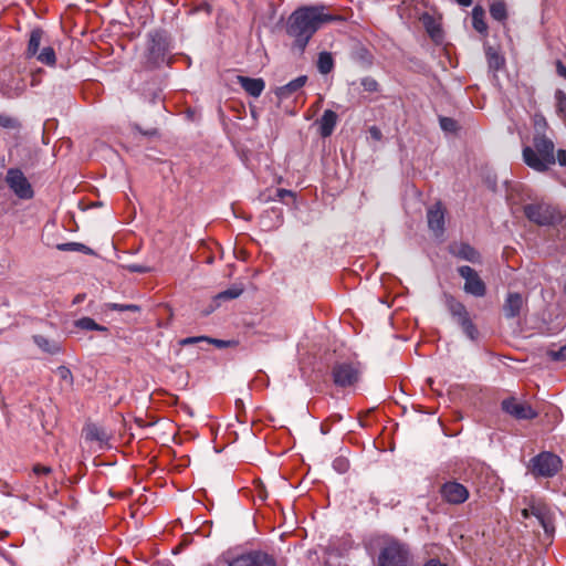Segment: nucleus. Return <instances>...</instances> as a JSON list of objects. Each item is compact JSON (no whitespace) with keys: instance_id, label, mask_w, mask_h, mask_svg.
Wrapping results in <instances>:
<instances>
[{"instance_id":"obj_1","label":"nucleus","mask_w":566,"mask_h":566,"mask_svg":"<svg viewBox=\"0 0 566 566\" xmlns=\"http://www.w3.org/2000/svg\"><path fill=\"white\" fill-rule=\"evenodd\" d=\"M326 7L303 6L291 13L286 21V33L293 39L292 50L302 54L312 36L326 23L340 21L339 15L325 12Z\"/></svg>"},{"instance_id":"obj_2","label":"nucleus","mask_w":566,"mask_h":566,"mask_svg":"<svg viewBox=\"0 0 566 566\" xmlns=\"http://www.w3.org/2000/svg\"><path fill=\"white\" fill-rule=\"evenodd\" d=\"M523 161L537 172H546L555 163V145L546 135L536 133L533 145L525 146L522 151Z\"/></svg>"},{"instance_id":"obj_3","label":"nucleus","mask_w":566,"mask_h":566,"mask_svg":"<svg viewBox=\"0 0 566 566\" xmlns=\"http://www.w3.org/2000/svg\"><path fill=\"white\" fill-rule=\"evenodd\" d=\"M377 563L378 566H415L409 545L395 538L380 548Z\"/></svg>"},{"instance_id":"obj_4","label":"nucleus","mask_w":566,"mask_h":566,"mask_svg":"<svg viewBox=\"0 0 566 566\" xmlns=\"http://www.w3.org/2000/svg\"><path fill=\"white\" fill-rule=\"evenodd\" d=\"M444 304L451 317L461 327L464 335L470 340H476L479 338L480 333L478 327L473 323L465 305L462 302L458 301L451 294H444Z\"/></svg>"},{"instance_id":"obj_5","label":"nucleus","mask_w":566,"mask_h":566,"mask_svg":"<svg viewBox=\"0 0 566 566\" xmlns=\"http://www.w3.org/2000/svg\"><path fill=\"white\" fill-rule=\"evenodd\" d=\"M562 459L548 451H543L533 457L528 464V471L535 478H553L562 469Z\"/></svg>"},{"instance_id":"obj_6","label":"nucleus","mask_w":566,"mask_h":566,"mask_svg":"<svg viewBox=\"0 0 566 566\" xmlns=\"http://www.w3.org/2000/svg\"><path fill=\"white\" fill-rule=\"evenodd\" d=\"M525 217L537 226H555L562 220V214L553 206L544 202L530 203L523 208Z\"/></svg>"},{"instance_id":"obj_7","label":"nucleus","mask_w":566,"mask_h":566,"mask_svg":"<svg viewBox=\"0 0 566 566\" xmlns=\"http://www.w3.org/2000/svg\"><path fill=\"white\" fill-rule=\"evenodd\" d=\"M6 184L19 199L29 200L34 196L31 184L19 168L7 170Z\"/></svg>"},{"instance_id":"obj_8","label":"nucleus","mask_w":566,"mask_h":566,"mask_svg":"<svg viewBox=\"0 0 566 566\" xmlns=\"http://www.w3.org/2000/svg\"><path fill=\"white\" fill-rule=\"evenodd\" d=\"M360 369L353 363H339L333 366L332 377L337 387L346 388L359 381Z\"/></svg>"},{"instance_id":"obj_9","label":"nucleus","mask_w":566,"mask_h":566,"mask_svg":"<svg viewBox=\"0 0 566 566\" xmlns=\"http://www.w3.org/2000/svg\"><path fill=\"white\" fill-rule=\"evenodd\" d=\"M501 406L504 412L516 420H531L538 416V412L528 402L518 400L515 397L504 399Z\"/></svg>"},{"instance_id":"obj_10","label":"nucleus","mask_w":566,"mask_h":566,"mask_svg":"<svg viewBox=\"0 0 566 566\" xmlns=\"http://www.w3.org/2000/svg\"><path fill=\"white\" fill-rule=\"evenodd\" d=\"M461 277L464 279L463 290L465 293L475 297H483L486 293L485 283L479 276L478 272L469 265H462L458 269Z\"/></svg>"},{"instance_id":"obj_11","label":"nucleus","mask_w":566,"mask_h":566,"mask_svg":"<svg viewBox=\"0 0 566 566\" xmlns=\"http://www.w3.org/2000/svg\"><path fill=\"white\" fill-rule=\"evenodd\" d=\"M228 566H276V563L264 552L251 551L229 559Z\"/></svg>"},{"instance_id":"obj_12","label":"nucleus","mask_w":566,"mask_h":566,"mask_svg":"<svg viewBox=\"0 0 566 566\" xmlns=\"http://www.w3.org/2000/svg\"><path fill=\"white\" fill-rule=\"evenodd\" d=\"M440 493L442 499L450 504H461L469 497L468 489L457 481L443 483Z\"/></svg>"},{"instance_id":"obj_13","label":"nucleus","mask_w":566,"mask_h":566,"mask_svg":"<svg viewBox=\"0 0 566 566\" xmlns=\"http://www.w3.org/2000/svg\"><path fill=\"white\" fill-rule=\"evenodd\" d=\"M444 209L441 202H436L428 208L427 220L429 229L434 233L436 237H440L444 232Z\"/></svg>"},{"instance_id":"obj_14","label":"nucleus","mask_w":566,"mask_h":566,"mask_svg":"<svg viewBox=\"0 0 566 566\" xmlns=\"http://www.w3.org/2000/svg\"><path fill=\"white\" fill-rule=\"evenodd\" d=\"M522 516L524 518L534 516L546 533H549L554 530L549 512L546 506L532 505L530 509L522 510Z\"/></svg>"},{"instance_id":"obj_15","label":"nucleus","mask_w":566,"mask_h":566,"mask_svg":"<svg viewBox=\"0 0 566 566\" xmlns=\"http://www.w3.org/2000/svg\"><path fill=\"white\" fill-rule=\"evenodd\" d=\"M524 300L520 293H509L503 305L506 318H514L520 315Z\"/></svg>"},{"instance_id":"obj_16","label":"nucleus","mask_w":566,"mask_h":566,"mask_svg":"<svg viewBox=\"0 0 566 566\" xmlns=\"http://www.w3.org/2000/svg\"><path fill=\"white\" fill-rule=\"evenodd\" d=\"M238 83L253 97H259L265 87V82L262 78H252L242 75L238 76Z\"/></svg>"},{"instance_id":"obj_17","label":"nucleus","mask_w":566,"mask_h":566,"mask_svg":"<svg viewBox=\"0 0 566 566\" xmlns=\"http://www.w3.org/2000/svg\"><path fill=\"white\" fill-rule=\"evenodd\" d=\"M338 116L337 114L332 109L324 111L321 119L317 122L319 126V134L322 137H329L337 124Z\"/></svg>"},{"instance_id":"obj_18","label":"nucleus","mask_w":566,"mask_h":566,"mask_svg":"<svg viewBox=\"0 0 566 566\" xmlns=\"http://www.w3.org/2000/svg\"><path fill=\"white\" fill-rule=\"evenodd\" d=\"M306 80H307V77L305 75H301V76L292 80L287 84L276 87L275 95L280 99L289 98L293 93H295L296 91H298L300 88H302L304 86V84L306 83Z\"/></svg>"},{"instance_id":"obj_19","label":"nucleus","mask_w":566,"mask_h":566,"mask_svg":"<svg viewBox=\"0 0 566 566\" xmlns=\"http://www.w3.org/2000/svg\"><path fill=\"white\" fill-rule=\"evenodd\" d=\"M452 254L459 259L469 261L471 263L480 262V253L468 243H460L451 250Z\"/></svg>"},{"instance_id":"obj_20","label":"nucleus","mask_w":566,"mask_h":566,"mask_svg":"<svg viewBox=\"0 0 566 566\" xmlns=\"http://www.w3.org/2000/svg\"><path fill=\"white\" fill-rule=\"evenodd\" d=\"M34 344L43 352L50 355H56L62 352L61 344L55 339H50L43 335H33Z\"/></svg>"},{"instance_id":"obj_21","label":"nucleus","mask_w":566,"mask_h":566,"mask_svg":"<svg viewBox=\"0 0 566 566\" xmlns=\"http://www.w3.org/2000/svg\"><path fill=\"white\" fill-rule=\"evenodd\" d=\"M484 9L480 6H476L472 10V25L474 30L481 34L488 33V24L484 20Z\"/></svg>"},{"instance_id":"obj_22","label":"nucleus","mask_w":566,"mask_h":566,"mask_svg":"<svg viewBox=\"0 0 566 566\" xmlns=\"http://www.w3.org/2000/svg\"><path fill=\"white\" fill-rule=\"evenodd\" d=\"M490 14L492 19L504 22L507 19V9L504 0H492L490 3Z\"/></svg>"},{"instance_id":"obj_23","label":"nucleus","mask_w":566,"mask_h":566,"mask_svg":"<svg viewBox=\"0 0 566 566\" xmlns=\"http://www.w3.org/2000/svg\"><path fill=\"white\" fill-rule=\"evenodd\" d=\"M84 434L85 439L88 441L105 442L108 439L106 431L103 428L93 423L87 424L84 428Z\"/></svg>"},{"instance_id":"obj_24","label":"nucleus","mask_w":566,"mask_h":566,"mask_svg":"<svg viewBox=\"0 0 566 566\" xmlns=\"http://www.w3.org/2000/svg\"><path fill=\"white\" fill-rule=\"evenodd\" d=\"M74 326L83 331H98L103 333L108 332L106 326L97 324L93 318L87 316L76 319L74 322Z\"/></svg>"},{"instance_id":"obj_25","label":"nucleus","mask_w":566,"mask_h":566,"mask_svg":"<svg viewBox=\"0 0 566 566\" xmlns=\"http://www.w3.org/2000/svg\"><path fill=\"white\" fill-rule=\"evenodd\" d=\"M42 36H43V31L41 29H34L31 31L28 48H27L28 56H35L38 54Z\"/></svg>"},{"instance_id":"obj_26","label":"nucleus","mask_w":566,"mask_h":566,"mask_svg":"<svg viewBox=\"0 0 566 566\" xmlns=\"http://www.w3.org/2000/svg\"><path fill=\"white\" fill-rule=\"evenodd\" d=\"M334 67V60L329 52H321L317 60V69L322 74H328Z\"/></svg>"},{"instance_id":"obj_27","label":"nucleus","mask_w":566,"mask_h":566,"mask_svg":"<svg viewBox=\"0 0 566 566\" xmlns=\"http://www.w3.org/2000/svg\"><path fill=\"white\" fill-rule=\"evenodd\" d=\"M0 127L18 133L22 125L18 118L0 113Z\"/></svg>"},{"instance_id":"obj_28","label":"nucleus","mask_w":566,"mask_h":566,"mask_svg":"<svg viewBox=\"0 0 566 566\" xmlns=\"http://www.w3.org/2000/svg\"><path fill=\"white\" fill-rule=\"evenodd\" d=\"M60 251H77L85 254H93V250L87 245L78 242L61 243L56 245Z\"/></svg>"},{"instance_id":"obj_29","label":"nucleus","mask_w":566,"mask_h":566,"mask_svg":"<svg viewBox=\"0 0 566 566\" xmlns=\"http://www.w3.org/2000/svg\"><path fill=\"white\" fill-rule=\"evenodd\" d=\"M243 293V287L241 285H233L222 292H220L216 300L218 301H227V300H234L239 297Z\"/></svg>"},{"instance_id":"obj_30","label":"nucleus","mask_w":566,"mask_h":566,"mask_svg":"<svg viewBox=\"0 0 566 566\" xmlns=\"http://www.w3.org/2000/svg\"><path fill=\"white\" fill-rule=\"evenodd\" d=\"M36 59L41 63L50 66L54 65L56 62L55 52L51 46L43 48L42 51L36 55Z\"/></svg>"},{"instance_id":"obj_31","label":"nucleus","mask_w":566,"mask_h":566,"mask_svg":"<svg viewBox=\"0 0 566 566\" xmlns=\"http://www.w3.org/2000/svg\"><path fill=\"white\" fill-rule=\"evenodd\" d=\"M555 99H556V112L558 116L566 120V94L557 90L555 93Z\"/></svg>"},{"instance_id":"obj_32","label":"nucleus","mask_w":566,"mask_h":566,"mask_svg":"<svg viewBox=\"0 0 566 566\" xmlns=\"http://www.w3.org/2000/svg\"><path fill=\"white\" fill-rule=\"evenodd\" d=\"M421 21H422L424 28L427 29L428 33L430 34V36L434 39L437 36V33L440 32V29L434 23V19L430 14L424 13L421 17Z\"/></svg>"},{"instance_id":"obj_33","label":"nucleus","mask_w":566,"mask_h":566,"mask_svg":"<svg viewBox=\"0 0 566 566\" xmlns=\"http://www.w3.org/2000/svg\"><path fill=\"white\" fill-rule=\"evenodd\" d=\"M55 374L61 380L65 381L67 386L73 385V375L66 366H59L55 370Z\"/></svg>"},{"instance_id":"obj_34","label":"nucleus","mask_w":566,"mask_h":566,"mask_svg":"<svg viewBox=\"0 0 566 566\" xmlns=\"http://www.w3.org/2000/svg\"><path fill=\"white\" fill-rule=\"evenodd\" d=\"M360 84H361V86L364 87V90L366 92L375 93V92L379 91L378 82L375 78L370 77V76L363 77L360 80Z\"/></svg>"},{"instance_id":"obj_35","label":"nucleus","mask_w":566,"mask_h":566,"mask_svg":"<svg viewBox=\"0 0 566 566\" xmlns=\"http://www.w3.org/2000/svg\"><path fill=\"white\" fill-rule=\"evenodd\" d=\"M486 55L491 67L499 70L503 65L504 60L492 49L488 50Z\"/></svg>"},{"instance_id":"obj_36","label":"nucleus","mask_w":566,"mask_h":566,"mask_svg":"<svg viewBox=\"0 0 566 566\" xmlns=\"http://www.w3.org/2000/svg\"><path fill=\"white\" fill-rule=\"evenodd\" d=\"M547 356L554 361H566V344L559 349H549Z\"/></svg>"},{"instance_id":"obj_37","label":"nucleus","mask_w":566,"mask_h":566,"mask_svg":"<svg viewBox=\"0 0 566 566\" xmlns=\"http://www.w3.org/2000/svg\"><path fill=\"white\" fill-rule=\"evenodd\" d=\"M108 308L124 312V311H130V312H139L140 307L136 304H117V303H109Z\"/></svg>"},{"instance_id":"obj_38","label":"nucleus","mask_w":566,"mask_h":566,"mask_svg":"<svg viewBox=\"0 0 566 566\" xmlns=\"http://www.w3.org/2000/svg\"><path fill=\"white\" fill-rule=\"evenodd\" d=\"M207 340H209L208 336L186 337V338H182L179 340V345L188 346V345H193V344H198V343H206Z\"/></svg>"},{"instance_id":"obj_39","label":"nucleus","mask_w":566,"mask_h":566,"mask_svg":"<svg viewBox=\"0 0 566 566\" xmlns=\"http://www.w3.org/2000/svg\"><path fill=\"white\" fill-rule=\"evenodd\" d=\"M440 126L446 132H454L457 129V122L450 117H440Z\"/></svg>"},{"instance_id":"obj_40","label":"nucleus","mask_w":566,"mask_h":566,"mask_svg":"<svg viewBox=\"0 0 566 566\" xmlns=\"http://www.w3.org/2000/svg\"><path fill=\"white\" fill-rule=\"evenodd\" d=\"M125 269L132 273H148L151 271L149 266L135 263L125 265Z\"/></svg>"},{"instance_id":"obj_41","label":"nucleus","mask_w":566,"mask_h":566,"mask_svg":"<svg viewBox=\"0 0 566 566\" xmlns=\"http://www.w3.org/2000/svg\"><path fill=\"white\" fill-rule=\"evenodd\" d=\"M333 467L335 470H337L338 472L340 473H344L347 471L348 469V462L346 459H343V458H337L334 460L333 462Z\"/></svg>"},{"instance_id":"obj_42","label":"nucleus","mask_w":566,"mask_h":566,"mask_svg":"<svg viewBox=\"0 0 566 566\" xmlns=\"http://www.w3.org/2000/svg\"><path fill=\"white\" fill-rule=\"evenodd\" d=\"M149 53L150 55H155L156 59L164 57V49L160 46L159 43H156L155 41H153V44L149 48Z\"/></svg>"},{"instance_id":"obj_43","label":"nucleus","mask_w":566,"mask_h":566,"mask_svg":"<svg viewBox=\"0 0 566 566\" xmlns=\"http://www.w3.org/2000/svg\"><path fill=\"white\" fill-rule=\"evenodd\" d=\"M32 471L35 475H48L52 472V469H51V467L35 464L33 467Z\"/></svg>"},{"instance_id":"obj_44","label":"nucleus","mask_w":566,"mask_h":566,"mask_svg":"<svg viewBox=\"0 0 566 566\" xmlns=\"http://www.w3.org/2000/svg\"><path fill=\"white\" fill-rule=\"evenodd\" d=\"M555 157L560 166L566 167V149H559Z\"/></svg>"},{"instance_id":"obj_45","label":"nucleus","mask_w":566,"mask_h":566,"mask_svg":"<svg viewBox=\"0 0 566 566\" xmlns=\"http://www.w3.org/2000/svg\"><path fill=\"white\" fill-rule=\"evenodd\" d=\"M556 72L559 76L566 80V66L560 61H557L556 63Z\"/></svg>"},{"instance_id":"obj_46","label":"nucleus","mask_w":566,"mask_h":566,"mask_svg":"<svg viewBox=\"0 0 566 566\" xmlns=\"http://www.w3.org/2000/svg\"><path fill=\"white\" fill-rule=\"evenodd\" d=\"M206 343L207 344H213V345H216L219 348H223V347H226L228 345V343L226 340L216 339V338H211V337H209V340H207Z\"/></svg>"},{"instance_id":"obj_47","label":"nucleus","mask_w":566,"mask_h":566,"mask_svg":"<svg viewBox=\"0 0 566 566\" xmlns=\"http://www.w3.org/2000/svg\"><path fill=\"white\" fill-rule=\"evenodd\" d=\"M369 134L374 139L379 140L381 138V132L376 126L369 128Z\"/></svg>"},{"instance_id":"obj_48","label":"nucleus","mask_w":566,"mask_h":566,"mask_svg":"<svg viewBox=\"0 0 566 566\" xmlns=\"http://www.w3.org/2000/svg\"><path fill=\"white\" fill-rule=\"evenodd\" d=\"M423 566H446L444 564L441 563L440 559L438 558H430L429 560H427Z\"/></svg>"},{"instance_id":"obj_49","label":"nucleus","mask_w":566,"mask_h":566,"mask_svg":"<svg viewBox=\"0 0 566 566\" xmlns=\"http://www.w3.org/2000/svg\"><path fill=\"white\" fill-rule=\"evenodd\" d=\"M292 191L290 190H286V189H277V196L280 198H283L284 196H292Z\"/></svg>"},{"instance_id":"obj_50","label":"nucleus","mask_w":566,"mask_h":566,"mask_svg":"<svg viewBox=\"0 0 566 566\" xmlns=\"http://www.w3.org/2000/svg\"><path fill=\"white\" fill-rule=\"evenodd\" d=\"M155 133H156V132H155V130H153V132H150V133H145V134H146V135H154Z\"/></svg>"}]
</instances>
